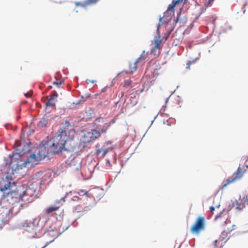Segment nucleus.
<instances>
[{
    "label": "nucleus",
    "mask_w": 248,
    "mask_h": 248,
    "mask_svg": "<svg viewBox=\"0 0 248 248\" xmlns=\"http://www.w3.org/2000/svg\"><path fill=\"white\" fill-rule=\"evenodd\" d=\"M154 46L152 48L150 52H145L143 51L140 56L136 60V62L142 65L146 61L148 60L152 61L156 58L160 54V46L161 43V40L158 39H155Z\"/></svg>",
    "instance_id": "obj_1"
},
{
    "label": "nucleus",
    "mask_w": 248,
    "mask_h": 248,
    "mask_svg": "<svg viewBox=\"0 0 248 248\" xmlns=\"http://www.w3.org/2000/svg\"><path fill=\"white\" fill-rule=\"evenodd\" d=\"M100 136V131L96 129H91V131L86 132L80 139L79 148L80 149L85 148L88 143L93 142Z\"/></svg>",
    "instance_id": "obj_2"
},
{
    "label": "nucleus",
    "mask_w": 248,
    "mask_h": 248,
    "mask_svg": "<svg viewBox=\"0 0 248 248\" xmlns=\"http://www.w3.org/2000/svg\"><path fill=\"white\" fill-rule=\"evenodd\" d=\"M206 226V219L203 216H199L191 225L190 232L193 234L199 235L205 231Z\"/></svg>",
    "instance_id": "obj_3"
},
{
    "label": "nucleus",
    "mask_w": 248,
    "mask_h": 248,
    "mask_svg": "<svg viewBox=\"0 0 248 248\" xmlns=\"http://www.w3.org/2000/svg\"><path fill=\"white\" fill-rule=\"evenodd\" d=\"M75 131L73 129H69L68 128L64 127L61 128L58 132L56 136H59L62 140V141L65 143L69 141H71L74 138Z\"/></svg>",
    "instance_id": "obj_4"
},
{
    "label": "nucleus",
    "mask_w": 248,
    "mask_h": 248,
    "mask_svg": "<svg viewBox=\"0 0 248 248\" xmlns=\"http://www.w3.org/2000/svg\"><path fill=\"white\" fill-rule=\"evenodd\" d=\"M59 136H55L53 138V142L52 146V152L54 154H59L63 151L68 150V148L65 146L66 143L62 141Z\"/></svg>",
    "instance_id": "obj_5"
},
{
    "label": "nucleus",
    "mask_w": 248,
    "mask_h": 248,
    "mask_svg": "<svg viewBox=\"0 0 248 248\" xmlns=\"http://www.w3.org/2000/svg\"><path fill=\"white\" fill-rule=\"evenodd\" d=\"M245 205H248V192H247L240 197L239 201L236 200L232 203V206L239 211L244 209Z\"/></svg>",
    "instance_id": "obj_6"
},
{
    "label": "nucleus",
    "mask_w": 248,
    "mask_h": 248,
    "mask_svg": "<svg viewBox=\"0 0 248 248\" xmlns=\"http://www.w3.org/2000/svg\"><path fill=\"white\" fill-rule=\"evenodd\" d=\"M243 172L240 168H238L236 171L233 173L232 177L227 179L226 182H223L222 184V188H224L226 187L228 185L236 182L242 177Z\"/></svg>",
    "instance_id": "obj_7"
},
{
    "label": "nucleus",
    "mask_w": 248,
    "mask_h": 248,
    "mask_svg": "<svg viewBox=\"0 0 248 248\" xmlns=\"http://www.w3.org/2000/svg\"><path fill=\"white\" fill-rule=\"evenodd\" d=\"M15 196H16V197L23 201L29 202L32 200V197L33 196V190L31 188H27L22 193H20L19 195L15 194Z\"/></svg>",
    "instance_id": "obj_8"
},
{
    "label": "nucleus",
    "mask_w": 248,
    "mask_h": 248,
    "mask_svg": "<svg viewBox=\"0 0 248 248\" xmlns=\"http://www.w3.org/2000/svg\"><path fill=\"white\" fill-rule=\"evenodd\" d=\"M65 201L64 197H62L60 200H57L55 202V204L54 205L50 206L45 209V213L46 214H49L53 212L58 210L59 209Z\"/></svg>",
    "instance_id": "obj_9"
},
{
    "label": "nucleus",
    "mask_w": 248,
    "mask_h": 248,
    "mask_svg": "<svg viewBox=\"0 0 248 248\" xmlns=\"http://www.w3.org/2000/svg\"><path fill=\"white\" fill-rule=\"evenodd\" d=\"M12 183L7 180H2L0 182V191L2 192V196L4 197V194H9L11 189Z\"/></svg>",
    "instance_id": "obj_10"
},
{
    "label": "nucleus",
    "mask_w": 248,
    "mask_h": 248,
    "mask_svg": "<svg viewBox=\"0 0 248 248\" xmlns=\"http://www.w3.org/2000/svg\"><path fill=\"white\" fill-rule=\"evenodd\" d=\"M108 143H105L101 148H99V146L97 145L96 146L97 154L102 157L105 156L110 150V148L108 147Z\"/></svg>",
    "instance_id": "obj_11"
},
{
    "label": "nucleus",
    "mask_w": 248,
    "mask_h": 248,
    "mask_svg": "<svg viewBox=\"0 0 248 248\" xmlns=\"http://www.w3.org/2000/svg\"><path fill=\"white\" fill-rule=\"evenodd\" d=\"M228 233L226 232V231H223L221 232L220 237L219 238V240H216L214 241L215 243V247L213 248H218V246L217 245V243H219L220 241L225 240V242L229 239V237L228 236Z\"/></svg>",
    "instance_id": "obj_12"
},
{
    "label": "nucleus",
    "mask_w": 248,
    "mask_h": 248,
    "mask_svg": "<svg viewBox=\"0 0 248 248\" xmlns=\"http://www.w3.org/2000/svg\"><path fill=\"white\" fill-rule=\"evenodd\" d=\"M235 226V225L232 224L230 220L226 221L224 222V225H223V231L229 233L234 229Z\"/></svg>",
    "instance_id": "obj_13"
},
{
    "label": "nucleus",
    "mask_w": 248,
    "mask_h": 248,
    "mask_svg": "<svg viewBox=\"0 0 248 248\" xmlns=\"http://www.w3.org/2000/svg\"><path fill=\"white\" fill-rule=\"evenodd\" d=\"M39 160L40 159H39L38 157L36 156V155L32 154L30 155L28 160L25 162V163L26 164H27V163H30L33 166L34 165L37 164Z\"/></svg>",
    "instance_id": "obj_14"
},
{
    "label": "nucleus",
    "mask_w": 248,
    "mask_h": 248,
    "mask_svg": "<svg viewBox=\"0 0 248 248\" xmlns=\"http://www.w3.org/2000/svg\"><path fill=\"white\" fill-rule=\"evenodd\" d=\"M183 0H173L172 2L169 5L167 10L164 14H167L169 13V11H172L174 13V7L175 6L180 2L182 1Z\"/></svg>",
    "instance_id": "obj_15"
},
{
    "label": "nucleus",
    "mask_w": 248,
    "mask_h": 248,
    "mask_svg": "<svg viewBox=\"0 0 248 248\" xmlns=\"http://www.w3.org/2000/svg\"><path fill=\"white\" fill-rule=\"evenodd\" d=\"M25 230L30 233L32 236L36 234L37 228L33 224H31L26 226Z\"/></svg>",
    "instance_id": "obj_16"
},
{
    "label": "nucleus",
    "mask_w": 248,
    "mask_h": 248,
    "mask_svg": "<svg viewBox=\"0 0 248 248\" xmlns=\"http://www.w3.org/2000/svg\"><path fill=\"white\" fill-rule=\"evenodd\" d=\"M99 0H86L83 3L78 4L81 6L86 8L89 5L95 4Z\"/></svg>",
    "instance_id": "obj_17"
},
{
    "label": "nucleus",
    "mask_w": 248,
    "mask_h": 248,
    "mask_svg": "<svg viewBox=\"0 0 248 248\" xmlns=\"http://www.w3.org/2000/svg\"><path fill=\"white\" fill-rule=\"evenodd\" d=\"M138 63L137 62H136V61H135V62H133V63H129V71L128 72H126V73H131V74H133V73H134L135 71H137V64Z\"/></svg>",
    "instance_id": "obj_18"
},
{
    "label": "nucleus",
    "mask_w": 248,
    "mask_h": 248,
    "mask_svg": "<svg viewBox=\"0 0 248 248\" xmlns=\"http://www.w3.org/2000/svg\"><path fill=\"white\" fill-rule=\"evenodd\" d=\"M47 124L48 120L46 118H43L40 119L37 124V125L39 127H44L46 126Z\"/></svg>",
    "instance_id": "obj_19"
},
{
    "label": "nucleus",
    "mask_w": 248,
    "mask_h": 248,
    "mask_svg": "<svg viewBox=\"0 0 248 248\" xmlns=\"http://www.w3.org/2000/svg\"><path fill=\"white\" fill-rule=\"evenodd\" d=\"M55 232L54 231H49V232H47L46 233L47 235H53V238L51 240H50L49 241V242H47L46 244L42 248H44L45 247H46L48 244H49L51 242L53 241L54 240V239L58 236V235L57 234H56L55 235L53 234V233Z\"/></svg>",
    "instance_id": "obj_20"
},
{
    "label": "nucleus",
    "mask_w": 248,
    "mask_h": 248,
    "mask_svg": "<svg viewBox=\"0 0 248 248\" xmlns=\"http://www.w3.org/2000/svg\"><path fill=\"white\" fill-rule=\"evenodd\" d=\"M80 196H86V197H89L88 191H86L84 190H80L78 192H76Z\"/></svg>",
    "instance_id": "obj_21"
},
{
    "label": "nucleus",
    "mask_w": 248,
    "mask_h": 248,
    "mask_svg": "<svg viewBox=\"0 0 248 248\" xmlns=\"http://www.w3.org/2000/svg\"><path fill=\"white\" fill-rule=\"evenodd\" d=\"M55 79L56 80L53 82V84L54 85L57 86L58 88H60L61 85L64 83V81L63 80H61L59 81L56 77L55 78Z\"/></svg>",
    "instance_id": "obj_22"
},
{
    "label": "nucleus",
    "mask_w": 248,
    "mask_h": 248,
    "mask_svg": "<svg viewBox=\"0 0 248 248\" xmlns=\"http://www.w3.org/2000/svg\"><path fill=\"white\" fill-rule=\"evenodd\" d=\"M46 107H51L52 108H54L55 106V102L53 100H51L49 98L48 101L46 103Z\"/></svg>",
    "instance_id": "obj_23"
},
{
    "label": "nucleus",
    "mask_w": 248,
    "mask_h": 248,
    "mask_svg": "<svg viewBox=\"0 0 248 248\" xmlns=\"http://www.w3.org/2000/svg\"><path fill=\"white\" fill-rule=\"evenodd\" d=\"M204 5L205 7H208L212 5V3L214 0H205Z\"/></svg>",
    "instance_id": "obj_24"
},
{
    "label": "nucleus",
    "mask_w": 248,
    "mask_h": 248,
    "mask_svg": "<svg viewBox=\"0 0 248 248\" xmlns=\"http://www.w3.org/2000/svg\"><path fill=\"white\" fill-rule=\"evenodd\" d=\"M58 97V94L56 91H54L52 93V94L50 96V98L51 100H54Z\"/></svg>",
    "instance_id": "obj_25"
},
{
    "label": "nucleus",
    "mask_w": 248,
    "mask_h": 248,
    "mask_svg": "<svg viewBox=\"0 0 248 248\" xmlns=\"http://www.w3.org/2000/svg\"><path fill=\"white\" fill-rule=\"evenodd\" d=\"M131 83V80L130 79L125 80L124 82V87L127 88L130 86Z\"/></svg>",
    "instance_id": "obj_26"
},
{
    "label": "nucleus",
    "mask_w": 248,
    "mask_h": 248,
    "mask_svg": "<svg viewBox=\"0 0 248 248\" xmlns=\"http://www.w3.org/2000/svg\"><path fill=\"white\" fill-rule=\"evenodd\" d=\"M80 200H81V199L78 196H74L72 198V200L75 202H78Z\"/></svg>",
    "instance_id": "obj_27"
},
{
    "label": "nucleus",
    "mask_w": 248,
    "mask_h": 248,
    "mask_svg": "<svg viewBox=\"0 0 248 248\" xmlns=\"http://www.w3.org/2000/svg\"><path fill=\"white\" fill-rule=\"evenodd\" d=\"M90 96H91V94H90V93H88V94H87L85 96V97H83V96H82L81 97V98L83 99V100H82V101H83V102H84V101L86 100V99L87 98H88L90 97Z\"/></svg>",
    "instance_id": "obj_28"
},
{
    "label": "nucleus",
    "mask_w": 248,
    "mask_h": 248,
    "mask_svg": "<svg viewBox=\"0 0 248 248\" xmlns=\"http://www.w3.org/2000/svg\"><path fill=\"white\" fill-rule=\"evenodd\" d=\"M107 127H103L100 130H99L100 131V133L101 132L102 133H106L107 131Z\"/></svg>",
    "instance_id": "obj_29"
},
{
    "label": "nucleus",
    "mask_w": 248,
    "mask_h": 248,
    "mask_svg": "<svg viewBox=\"0 0 248 248\" xmlns=\"http://www.w3.org/2000/svg\"><path fill=\"white\" fill-rule=\"evenodd\" d=\"M96 82L95 80H90V79H87L86 80V82H87V83H94Z\"/></svg>",
    "instance_id": "obj_30"
},
{
    "label": "nucleus",
    "mask_w": 248,
    "mask_h": 248,
    "mask_svg": "<svg viewBox=\"0 0 248 248\" xmlns=\"http://www.w3.org/2000/svg\"><path fill=\"white\" fill-rule=\"evenodd\" d=\"M14 170L13 169H12L10 167H9L8 173H11L12 174H14Z\"/></svg>",
    "instance_id": "obj_31"
},
{
    "label": "nucleus",
    "mask_w": 248,
    "mask_h": 248,
    "mask_svg": "<svg viewBox=\"0 0 248 248\" xmlns=\"http://www.w3.org/2000/svg\"><path fill=\"white\" fill-rule=\"evenodd\" d=\"M215 209V208L214 206H210V210L211 213L213 214L214 213V211Z\"/></svg>",
    "instance_id": "obj_32"
},
{
    "label": "nucleus",
    "mask_w": 248,
    "mask_h": 248,
    "mask_svg": "<svg viewBox=\"0 0 248 248\" xmlns=\"http://www.w3.org/2000/svg\"><path fill=\"white\" fill-rule=\"evenodd\" d=\"M31 95H32L31 93H26V94H25V95L27 97H31Z\"/></svg>",
    "instance_id": "obj_33"
},
{
    "label": "nucleus",
    "mask_w": 248,
    "mask_h": 248,
    "mask_svg": "<svg viewBox=\"0 0 248 248\" xmlns=\"http://www.w3.org/2000/svg\"><path fill=\"white\" fill-rule=\"evenodd\" d=\"M109 90V88H108L107 87H106L104 88L103 89H102L101 90V93H103V92H105L106 90Z\"/></svg>",
    "instance_id": "obj_34"
},
{
    "label": "nucleus",
    "mask_w": 248,
    "mask_h": 248,
    "mask_svg": "<svg viewBox=\"0 0 248 248\" xmlns=\"http://www.w3.org/2000/svg\"><path fill=\"white\" fill-rule=\"evenodd\" d=\"M191 63V62L190 61H189L188 62H187L186 63V65H187V68L189 69L190 68V65Z\"/></svg>",
    "instance_id": "obj_35"
},
{
    "label": "nucleus",
    "mask_w": 248,
    "mask_h": 248,
    "mask_svg": "<svg viewBox=\"0 0 248 248\" xmlns=\"http://www.w3.org/2000/svg\"><path fill=\"white\" fill-rule=\"evenodd\" d=\"M2 201H3V198L2 197H0V206H1L2 205Z\"/></svg>",
    "instance_id": "obj_36"
},
{
    "label": "nucleus",
    "mask_w": 248,
    "mask_h": 248,
    "mask_svg": "<svg viewBox=\"0 0 248 248\" xmlns=\"http://www.w3.org/2000/svg\"><path fill=\"white\" fill-rule=\"evenodd\" d=\"M178 20H179V19H178V18L177 17V18H176V20H174L173 24H175H175H177V22H178Z\"/></svg>",
    "instance_id": "obj_37"
},
{
    "label": "nucleus",
    "mask_w": 248,
    "mask_h": 248,
    "mask_svg": "<svg viewBox=\"0 0 248 248\" xmlns=\"http://www.w3.org/2000/svg\"><path fill=\"white\" fill-rule=\"evenodd\" d=\"M245 164H246V166H247V168H248V161L247 160L245 162Z\"/></svg>",
    "instance_id": "obj_38"
},
{
    "label": "nucleus",
    "mask_w": 248,
    "mask_h": 248,
    "mask_svg": "<svg viewBox=\"0 0 248 248\" xmlns=\"http://www.w3.org/2000/svg\"><path fill=\"white\" fill-rule=\"evenodd\" d=\"M66 124H67L68 125H70V123L69 122H67Z\"/></svg>",
    "instance_id": "obj_39"
},
{
    "label": "nucleus",
    "mask_w": 248,
    "mask_h": 248,
    "mask_svg": "<svg viewBox=\"0 0 248 248\" xmlns=\"http://www.w3.org/2000/svg\"><path fill=\"white\" fill-rule=\"evenodd\" d=\"M217 216H216V217H215V219H217Z\"/></svg>",
    "instance_id": "obj_40"
},
{
    "label": "nucleus",
    "mask_w": 248,
    "mask_h": 248,
    "mask_svg": "<svg viewBox=\"0 0 248 248\" xmlns=\"http://www.w3.org/2000/svg\"><path fill=\"white\" fill-rule=\"evenodd\" d=\"M219 205H218V206H216V207H217V208H219Z\"/></svg>",
    "instance_id": "obj_41"
}]
</instances>
